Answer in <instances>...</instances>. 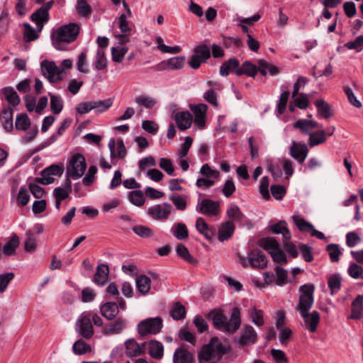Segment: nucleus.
<instances>
[{
	"mask_svg": "<svg viewBox=\"0 0 363 363\" xmlns=\"http://www.w3.org/2000/svg\"><path fill=\"white\" fill-rule=\"evenodd\" d=\"M292 219L300 231L310 233L312 237H315L320 240L325 239V235L322 232L315 230L311 223L306 221L300 215L294 214Z\"/></svg>",
	"mask_w": 363,
	"mask_h": 363,
	"instance_id": "13",
	"label": "nucleus"
},
{
	"mask_svg": "<svg viewBox=\"0 0 363 363\" xmlns=\"http://www.w3.org/2000/svg\"><path fill=\"white\" fill-rule=\"evenodd\" d=\"M132 230L137 235L143 238H151L155 235L152 228L145 225H135L133 227Z\"/></svg>",
	"mask_w": 363,
	"mask_h": 363,
	"instance_id": "57",
	"label": "nucleus"
},
{
	"mask_svg": "<svg viewBox=\"0 0 363 363\" xmlns=\"http://www.w3.org/2000/svg\"><path fill=\"white\" fill-rule=\"evenodd\" d=\"M19 245V240L17 236L13 237L9 240L3 247V252L5 255H11L14 254Z\"/></svg>",
	"mask_w": 363,
	"mask_h": 363,
	"instance_id": "58",
	"label": "nucleus"
},
{
	"mask_svg": "<svg viewBox=\"0 0 363 363\" xmlns=\"http://www.w3.org/2000/svg\"><path fill=\"white\" fill-rule=\"evenodd\" d=\"M235 230V225L231 221L224 223L219 228L218 230V240L224 241L229 239L233 234Z\"/></svg>",
	"mask_w": 363,
	"mask_h": 363,
	"instance_id": "32",
	"label": "nucleus"
},
{
	"mask_svg": "<svg viewBox=\"0 0 363 363\" xmlns=\"http://www.w3.org/2000/svg\"><path fill=\"white\" fill-rule=\"evenodd\" d=\"M194 359V353L187 350L184 346L178 347L173 355L174 363H191Z\"/></svg>",
	"mask_w": 363,
	"mask_h": 363,
	"instance_id": "24",
	"label": "nucleus"
},
{
	"mask_svg": "<svg viewBox=\"0 0 363 363\" xmlns=\"http://www.w3.org/2000/svg\"><path fill=\"white\" fill-rule=\"evenodd\" d=\"M127 321L125 318H118L113 322L107 324L104 329L106 335H114L121 333L126 328Z\"/></svg>",
	"mask_w": 363,
	"mask_h": 363,
	"instance_id": "20",
	"label": "nucleus"
},
{
	"mask_svg": "<svg viewBox=\"0 0 363 363\" xmlns=\"http://www.w3.org/2000/svg\"><path fill=\"white\" fill-rule=\"evenodd\" d=\"M135 284L138 291L142 295H146L150 289L151 279L145 275H139L135 279Z\"/></svg>",
	"mask_w": 363,
	"mask_h": 363,
	"instance_id": "31",
	"label": "nucleus"
},
{
	"mask_svg": "<svg viewBox=\"0 0 363 363\" xmlns=\"http://www.w3.org/2000/svg\"><path fill=\"white\" fill-rule=\"evenodd\" d=\"M226 353V349L217 337H213L208 345H204L199 353L200 362H218Z\"/></svg>",
	"mask_w": 363,
	"mask_h": 363,
	"instance_id": "4",
	"label": "nucleus"
},
{
	"mask_svg": "<svg viewBox=\"0 0 363 363\" xmlns=\"http://www.w3.org/2000/svg\"><path fill=\"white\" fill-rule=\"evenodd\" d=\"M341 280V276L338 274H332L328 277V284L332 294H335L340 291Z\"/></svg>",
	"mask_w": 363,
	"mask_h": 363,
	"instance_id": "45",
	"label": "nucleus"
},
{
	"mask_svg": "<svg viewBox=\"0 0 363 363\" xmlns=\"http://www.w3.org/2000/svg\"><path fill=\"white\" fill-rule=\"evenodd\" d=\"M170 315L173 319L179 320L186 316L185 307L179 302L175 303L170 310Z\"/></svg>",
	"mask_w": 363,
	"mask_h": 363,
	"instance_id": "48",
	"label": "nucleus"
},
{
	"mask_svg": "<svg viewBox=\"0 0 363 363\" xmlns=\"http://www.w3.org/2000/svg\"><path fill=\"white\" fill-rule=\"evenodd\" d=\"M162 320L160 318H147L138 325V332L140 335H155L161 331Z\"/></svg>",
	"mask_w": 363,
	"mask_h": 363,
	"instance_id": "9",
	"label": "nucleus"
},
{
	"mask_svg": "<svg viewBox=\"0 0 363 363\" xmlns=\"http://www.w3.org/2000/svg\"><path fill=\"white\" fill-rule=\"evenodd\" d=\"M93 66L97 70L104 69L107 67V59L104 49H97L93 62Z\"/></svg>",
	"mask_w": 363,
	"mask_h": 363,
	"instance_id": "40",
	"label": "nucleus"
},
{
	"mask_svg": "<svg viewBox=\"0 0 363 363\" xmlns=\"http://www.w3.org/2000/svg\"><path fill=\"white\" fill-rule=\"evenodd\" d=\"M149 354L154 359H161L164 355V346L162 342L157 340H151L147 343Z\"/></svg>",
	"mask_w": 363,
	"mask_h": 363,
	"instance_id": "28",
	"label": "nucleus"
},
{
	"mask_svg": "<svg viewBox=\"0 0 363 363\" xmlns=\"http://www.w3.org/2000/svg\"><path fill=\"white\" fill-rule=\"evenodd\" d=\"M211 315L213 325L224 332L234 333L240 327L241 313L238 307L233 308L228 320L226 316L220 311L213 312Z\"/></svg>",
	"mask_w": 363,
	"mask_h": 363,
	"instance_id": "3",
	"label": "nucleus"
},
{
	"mask_svg": "<svg viewBox=\"0 0 363 363\" xmlns=\"http://www.w3.org/2000/svg\"><path fill=\"white\" fill-rule=\"evenodd\" d=\"M240 263L243 267L262 269L267 267V259L264 254L259 250H252L247 257L240 256Z\"/></svg>",
	"mask_w": 363,
	"mask_h": 363,
	"instance_id": "6",
	"label": "nucleus"
},
{
	"mask_svg": "<svg viewBox=\"0 0 363 363\" xmlns=\"http://www.w3.org/2000/svg\"><path fill=\"white\" fill-rule=\"evenodd\" d=\"M259 246L270 255L279 247L278 242L272 238H265L259 241Z\"/></svg>",
	"mask_w": 363,
	"mask_h": 363,
	"instance_id": "46",
	"label": "nucleus"
},
{
	"mask_svg": "<svg viewBox=\"0 0 363 363\" xmlns=\"http://www.w3.org/2000/svg\"><path fill=\"white\" fill-rule=\"evenodd\" d=\"M315 104L318 110V117L327 119L332 116L333 113L330 106L323 99L317 100Z\"/></svg>",
	"mask_w": 363,
	"mask_h": 363,
	"instance_id": "35",
	"label": "nucleus"
},
{
	"mask_svg": "<svg viewBox=\"0 0 363 363\" xmlns=\"http://www.w3.org/2000/svg\"><path fill=\"white\" fill-rule=\"evenodd\" d=\"M170 232L178 240H185L189 237V230L183 223H177L171 228Z\"/></svg>",
	"mask_w": 363,
	"mask_h": 363,
	"instance_id": "36",
	"label": "nucleus"
},
{
	"mask_svg": "<svg viewBox=\"0 0 363 363\" xmlns=\"http://www.w3.org/2000/svg\"><path fill=\"white\" fill-rule=\"evenodd\" d=\"M271 231L275 234H281L283 240L289 241L291 240V233L287 228L286 223L281 220L269 226Z\"/></svg>",
	"mask_w": 363,
	"mask_h": 363,
	"instance_id": "29",
	"label": "nucleus"
},
{
	"mask_svg": "<svg viewBox=\"0 0 363 363\" xmlns=\"http://www.w3.org/2000/svg\"><path fill=\"white\" fill-rule=\"evenodd\" d=\"M118 313V306L115 302H106L101 306V313L107 320L114 319Z\"/></svg>",
	"mask_w": 363,
	"mask_h": 363,
	"instance_id": "26",
	"label": "nucleus"
},
{
	"mask_svg": "<svg viewBox=\"0 0 363 363\" xmlns=\"http://www.w3.org/2000/svg\"><path fill=\"white\" fill-rule=\"evenodd\" d=\"M23 26V39L26 42H30L38 38V33L40 32L39 30H36L28 23H25Z\"/></svg>",
	"mask_w": 363,
	"mask_h": 363,
	"instance_id": "49",
	"label": "nucleus"
},
{
	"mask_svg": "<svg viewBox=\"0 0 363 363\" xmlns=\"http://www.w3.org/2000/svg\"><path fill=\"white\" fill-rule=\"evenodd\" d=\"M347 273L350 277L354 279H363V267L357 263H350L347 269Z\"/></svg>",
	"mask_w": 363,
	"mask_h": 363,
	"instance_id": "55",
	"label": "nucleus"
},
{
	"mask_svg": "<svg viewBox=\"0 0 363 363\" xmlns=\"http://www.w3.org/2000/svg\"><path fill=\"white\" fill-rule=\"evenodd\" d=\"M80 32V25L69 23L58 27L52 35L53 46L59 50H66L68 44L77 40Z\"/></svg>",
	"mask_w": 363,
	"mask_h": 363,
	"instance_id": "2",
	"label": "nucleus"
},
{
	"mask_svg": "<svg viewBox=\"0 0 363 363\" xmlns=\"http://www.w3.org/2000/svg\"><path fill=\"white\" fill-rule=\"evenodd\" d=\"M176 252L179 257L189 263L192 264H196L198 263V261L191 255L189 250L184 245L179 244L176 247Z\"/></svg>",
	"mask_w": 363,
	"mask_h": 363,
	"instance_id": "44",
	"label": "nucleus"
},
{
	"mask_svg": "<svg viewBox=\"0 0 363 363\" xmlns=\"http://www.w3.org/2000/svg\"><path fill=\"white\" fill-rule=\"evenodd\" d=\"M258 66L259 71L263 76H265L267 74L274 76L279 72V69L276 66L264 60H259L258 61Z\"/></svg>",
	"mask_w": 363,
	"mask_h": 363,
	"instance_id": "39",
	"label": "nucleus"
},
{
	"mask_svg": "<svg viewBox=\"0 0 363 363\" xmlns=\"http://www.w3.org/2000/svg\"><path fill=\"white\" fill-rule=\"evenodd\" d=\"M76 331L85 339H90L94 333L91 321V313L84 312L78 318L76 323Z\"/></svg>",
	"mask_w": 363,
	"mask_h": 363,
	"instance_id": "8",
	"label": "nucleus"
},
{
	"mask_svg": "<svg viewBox=\"0 0 363 363\" xmlns=\"http://www.w3.org/2000/svg\"><path fill=\"white\" fill-rule=\"evenodd\" d=\"M17 205L20 207L25 206L27 205L30 200V194L28 189L24 186H22L17 195Z\"/></svg>",
	"mask_w": 363,
	"mask_h": 363,
	"instance_id": "61",
	"label": "nucleus"
},
{
	"mask_svg": "<svg viewBox=\"0 0 363 363\" xmlns=\"http://www.w3.org/2000/svg\"><path fill=\"white\" fill-rule=\"evenodd\" d=\"M248 313L251 317L252 322L257 326H262L264 324V312L256 307L249 309Z\"/></svg>",
	"mask_w": 363,
	"mask_h": 363,
	"instance_id": "43",
	"label": "nucleus"
},
{
	"mask_svg": "<svg viewBox=\"0 0 363 363\" xmlns=\"http://www.w3.org/2000/svg\"><path fill=\"white\" fill-rule=\"evenodd\" d=\"M128 200L133 205L140 207L144 204L145 198L142 191L134 190L129 193Z\"/></svg>",
	"mask_w": 363,
	"mask_h": 363,
	"instance_id": "47",
	"label": "nucleus"
},
{
	"mask_svg": "<svg viewBox=\"0 0 363 363\" xmlns=\"http://www.w3.org/2000/svg\"><path fill=\"white\" fill-rule=\"evenodd\" d=\"M227 216L230 219L229 221L241 222L245 218L244 214L241 212L240 208L235 203H230L226 211Z\"/></svg>",
	"mask_w": 363,
	"mask_h": 363,
	"instance_id": "34",
	"label": "nucleus"
},
{
	"mask_svg": "<svg viewBox=\"0 0 363 363\" xmlns=\"http://www.w3.org/2000/svg\"><path fill=\"white\" fill-rule=\"evenodd\" d=\"M31 20L34 21L36 26L39 28V31H41L43 23L47 22L49 19V13L46 12V10H43L41 7L38 9L31 15Z\"/></svg>",
	"mask_w": 363,
	"mask_h": 363,
	"instance_id": "33",
	"label": "nucleus"
},
{
	"mask_svg": "<svg viewBox=\"0 0 363 363\" xmlns=\"http://www.w3.org/2000/svg\"><path fill=\"white\" fill-rule=\"evenodd\" d=\"M155 42L157 45V48L159 50L164 53L178 54L182 51V48L178 46L170 47L164 43L163 39L161 36H157L155 38Z\"/></svg>",
	"mask_w": 363,
	"mask_h": 363,
	"instance_id": "38",
	"label": "nucleus"
},
{
	"mask_svg": "<svg viewBox=\"0 0 363 363\" xmlns=\"http://www.w3.org/2000/svg\"><path fill=\"white\" fill-rule=\"evenodd\" d=\"M301 294L298 303L296 306V310L300 313L301 316L304 320V328L311 333H315L317 330L320 323V316L317 311L309 313L313 304V285H304L300 289Z\"/></svg>",
	"mask_w": 363,
	"mask_h": 363,
	"instance_id": "1",
	"label": "nucleus"
},
{
	"mask_svg": "<svg viewBox=\"0 0 363 363\" xmlns=\"http://www.w3.org/2000/svg\"><path fill=\"white\" fill-rule=\"evenodd\" d=\"M191 110L194 116V124L199 129H203L206 127V113L208 106L204 104H199L191 106Z\"/></svg>",
	"mask_w": 363,
	"mask_h": 363,
	"instance_id": "17",
	"label": "nucleus"
},
{
	"mask_svg": "<svg viewBox=\"0 0 363 363\" xmlns=\"http://www.w3.org/2000/svg\"><path fill=\"white\" fill-rule=\"evenodd\" d=\"M108 147L111 152V157L113 158H123L126 155V149L123 141L121 139L115 140L111 138L108 142Z\"/></svg>",
	"mask_w": 363,
	"mask_h": 363,
	"instance_id": "21",
	"label": "nucleus"
},
{
	"mask_svg": "<svg viewBox=\"0 0 363 363\" xmlns=\"http://www.w3.org/2000/svg\"><path fill=\"white\" fill-rule=\"evenodd\" d=\"M169 200L172 202L177 209L184 211L186 208L187 198L185 196L173 194L169 196Z\"/></svg>",
	"mask_w": 363,
	"mask_h": 363,
	"instance_id": "56",
	"label": "nucleus"
},
{
	"mask_svg": "<svg viewBox=\"0 0 363 363\" xmlns=\"http://www.w3.org/2000/svg\"><path fill=\"white\" fill-rule=\"evenodd\" d=\"M109 275V268L107 264H99L96 268V272L94 276V282L97 285H104L108 280Z\"/></svg>",
	"mask_w": 363,
	"mask_h": 363,
	"instance_id": "27",
	"label": "nucleus"
},
{
	"mask_svg": "<svg viewBox=\"0 0 363 363\" xmlns=\"http://www.w3.org/2000/svg\"><path fill=\"white\" fill-rule=\"evenodd\" d=\"M230 72H232L237 75H242V72L239 67V61L237 59H230L220 66V74L221 76L227 77Z\"/></svg>",
	"mask_w": 363,
	"mask_h": 363,
	"instance_id": "22",
	"label": "nucleus"
},
{
	"mask_svg": "<svg viewBox=\"0 0 363 363\" xmlns=\"http://www.w3.org/2000/svg\"><path fill=\"white\" fill-rule=\"evenodd\" d=\"M15 125L16 129L26 130L30 125V120L26 113H21L16 116Z\"/></svg>",
	"mask_w": 363,
	"mask_h": 363,
	"instance_id": "53",
	"label": "nucleus"
},
{
	"mask_svg": "<svg viewBox=\"0 0 363 363\" xmlns=\"http://www.w3.org/2000/svg\"><path fill=\"white\" fill-rule=\"evenodd\" d=\"M72 350L77 354H84L91 351L90 345L82 340L76 341L73 345Z\"/></svg>",
	"mask_w": 363,
	"mask_h": 363,
	"instance_id": "60",
	"label": "nucleus"
},
{
	"mask_svg": "<svg viewBox=\"0 0 363 363\" xmlns=\"http://www.w3.org/2000/svg\"><path fill=\"white\" fill-rule=\"evenodd\" d=\"M86 169L85 157L79 153L73 154L66 167L67 174L72 179L81 178Z\"/></svg>",
	"mask_w": 363,
	"mask_h": 363,
	"instance_id": "5",
	"label": "nucleus"
},
{
	"mask_svg": "<svg viewBox=\"0 0 363 363\" xmlns=\"http://www.w3.org/2000/svg\"><path fill=\"white\" fill-rule=\"evenodd\" d=\"M2 92L10 105L16 106L19 104L20 97L13 88L10 86L4 88Z\"/></svg>",
	"mask_w": 363,
	"mask_h": 363,
	"instance_id": "41",
	"label": "nucleus"
},
{
	"mask_svg": "<svg viewBox=\"0 0 363 363\" xmlns=\"http://www.w3.org/2000/svg\"><path fill=\"white\" fill-rule=\"evenodd\" d=\"M50 95V109L54 114H60L63 109V100L61 96Z\"/></svg>",
	"mask_w": 363,
	"mask_h": 363,
	"instance_id": "50",
	"label": "nucleus"
},
{
	"mask_svg": "<svg viewBox=\"0 0 363 363\" xmlns=\"http://www.w3.org/2000/svg\"><path fill=\"white\" fill-rule=\"evenodd\" d=\"M14 277L15 274L11 272L0 274V294L5 292L8 286Z\"/></svg>",
	"mask_w": 363,
	"mask_h": 363,
	"instance_id": "59",
	"label": "nucleus"
},
{
	"mask_svg": "<svg viewBox=\"0 0 363 363\" xmlns=\"http://www.w3.org/2000/svg\"><path fill=\"white\" fill-rule=\"evenodd\" d=\"M135 101L138 105L143 106L146 108H152L156 104V101L148 96L141 95L135 99Z\"/></svg>",
	"mask_w": 363,
	"mask_h": 363,
	"instance_id": "63",
	"label": "nucleus"
},
{
	"mask_svg": "<svg viewBox=\"0 0 363 363\" xmlns=\"http://www.w3.org/2000/svg\"><path fill=\"white\" fill-rule=\"evenodd\" d=\"M93 110L97 113H101L108 110L112 106L110 99L106 100L92 101Z\"/></svg>",
	"mask_w": 363,
	"mask_h": 363,
	"instance_id": "54",
	"label": "nucleus"
},
{
	"mask_svg": "<svg viewBox=\"0 0 363 363\" xmlns=\"http://www.w3.org/2000/svg\"><path fill=\"white\" fill-rule=\"evenodd\" d=\"M87 65V52L86 50H83L77 57L76 68L79 72L87 73L89 71Z\"/></svg>",
	"mask_w": 363,
	"mask_h": 363,
	"instance_id": "52",
	"label": "nucleus"
},
{
	"mask_svg": "<svg viewBox=\"0 0 363 363\" xmlns=\"http://www.w3.org/2000/svg\"><path fill=\"white\" fill-rule=\"evenodd\" d=\"M64 172L63 165L52 164L41 172V177L37 181L43 184L48 185L55 182V176H61Z\"/></svg>",
	"mask_w": 363,
	"mask_h": 363,
	"instance_id": "12",
	"label": "nucleus"
},
{
	"mask_svg": "<svg viewBox=\"0 0 363 363\" xmlns=\"http://www.w3.org/2000/svg\"><path fill=\"white\" fill-rule=\"evenodd\" d=\"M124 345L125 354L130 358L143 354L146 349V343L139 344L133 338L125 340Z\"/></svg>",
	"mask_w": 363,
	"mask_h": 363,
	"instance_id": "16",
	"label": "nucleus"
},
{
	"mask_svg": "<svg viewBox=\"0 0 363 363\" xmlns=\"http://www.w3.org/2000/svg\"><path fill=\"white\" fill-rule=\"evenodd\" d=\"M308 153V149L305 143H297L294 140L291 142L290 146V155L300 163H303Z\"/></svg>",
	"mask_w": 363,
	"mask_h": 363,
	"instance_id": "18",
	"label": "nucleus"
},
{
	"mask_svg": "<svg viewBox=\"0 0 363 363\" xmlns=\"http://www.w3.org/2000/svg\"><path fill=\"white\" fill-rule=\"evenodd\" d=\"M294 127L300 129L303 133L311 135L313 129L321 128L322 125L313 120L299 119L294 124Z\"/></svg>",
	"mask_w": 363,
	"mask_h": 363,
	"instance_id": "25",
	"label": "nucleus"
},
{
	"mask_svg": "<svg viewBox=\"0 0 363 363\" xmlns=\"http://www.w3.org/2000/svg\"><path fill=\"white\" fill-rule=\"evenodd\" d=\"M326 132L323 130H321L320 131L311 133L309 138V145L310 147H314L316 145H318L320 144H322L325 142L326 137H325Z\"/></svg>",
	"mask_w": 363,
	"mask_h": 363,
	"instance_id": "51",
	"label": "nucleus"
},
{
	"mask_svg": "<svg viewBox=\"0 0 363 363\" xmlns=\"http://www.w3.org/2000/svg\"><path fill=\"white\" fill-rule=\"evenodd\" d=\"M24 248L25 250L28 252H33L36 248V238L32 230H29L26 233Z\"/></svg>",
	"mask_w": 363,
	"mask_h": 363,
	"instance_id": "62",
	"label": "nucleus"
},
{
	"mask_svg": "<svg viewBox=\"0 0 363 363\" xmlns=\"http://www.w3.org/2000/svg\"><path fill=\"white\" fill-rule=\"evenodd\" d=\"M185 63V57L179 56L169 59L167 62V68L169 69H182Z\"/></svg>",
	"mask_w": 363,
	"mask_h": 363,
	"instance_id": "64",
	"label": "nucleus"
},
{
	"mask_svg": "<svg viewBox=\"0 0 363 363\" xmlns=\"http://www.w3.org/2000/svg\"><path fill=\"white\" fill-rule=\"evenodd\" d=\"M174 119L178 128L181 130L189 129L193 123V116L187 111L175 113Z\"/></svg>",
	"mask_w": 363,
	"mask_h": 363,
	"instance_id": "19",
	"label": "nucleus"
},
{
	"mask_svg": "<svg viewBox=\"0 0 363 363\" xmlns=\"http://www.w3.org/2000/svg\"><path fill=\"white\" fill-rule=\"evenodd\" d=\"M41 69L43 75L50 82H57L62 79L63 69L57 66L55 62L44 60L41 62Z\"/></svg>",
	"mask_w": 363,
	"mask_h": 363,
	"instance_id": "10",
	"label": "nucleus"
},
{
	"mask_svg": "<svg viewBox=\"0 0 363 363\" xmlns=\"http://www.w3.org/2000/svg\"><path fill=\"white\" fill-rule=\"evenodd\" d=\"M124 13H121L116 20L118 27L123 33H131L133 23L129 20L132 17V12L128 5L123 1Z\"/></svg>",
	"mask_w": 363,
	"mask_h": 363,
	"instance_id": "15",
	"label": "nucleus"
},
{
	"mask_svg": "<svg viewBox=\"0 0 363 363\" xmlns=\"http://www.w3.org/2000/svg\"><path fill=\"white\" fill-rule=\"evenodd\" d=\"M196 211L209 217L217 216L220 213V203L219 201L210 199H199L196 206Z\"/></svg>",
	"mask_w": 363,
	"mask_h": 363,
	"instance_id": "7",
	"label": "nucleus"
},
{
	"mask_svg": "<svg viewBox=\"0 0 363 363\" xmlns=\"http://www.w3.org/2000/svg\"><path fill=\"white\" fill-rule=\"evenodd\" d=\"M257 341V333L255 329L250 325H244L238 338V343L240 346H250Z\"/></svg>",
	"mask_w": 363,
	"mask_h": 363,
	"instance_id": "14",
	"label": "nucleus"
},
{
	"mask_svg": "<svg viewBox=\"0 0 363 363\" xmlns=\"http://www.w3.org/2000/svg\"><path fill=\"white\" fill-rule=\"evenodd\" d=\"M173 208L171 204L164 202L156 204L148 208L147 214L154 220H166L172 213Z\"/></svg>",
	"mask_w": 363,
	"mask_h": 363,
	"instance_id": "11",
	"label": "nucleus"
},
{
	"mask_svg": "<svg viewBox=\"0 0 363 363\" xmlns=\"http://www.w3.org/2000/svg\"><path fill=\"white\" fill-rule=\"evenodd\" d=\"M199 173L206 178H210L217 182L220 179V172L213 169L208 164H204L200 169Z\"/></svg>",
	"mask_w": 363,
	"mask_h": 363,
	"instance_id": "42",
	"label": "nucleus"
},
{
	"mask_svg": "<svg viewBox=\"0 0 363 363\" xmlns=\"http://www.w3.org/2000/svg\"><path fill=\"white\" fill-rule=\"evenodd\" d=\"M363 313V296L358 295L352 303V313L350 319L358 320L362 316Z\"/></svg>",
	"mask_w": 363,
	"mask_h": 363,
	"instance_id": "30",
	"label": "nucleus"
},
{
	"mask_svg": "<svg viewBox=\"0 0 363 363\" xmlns=\"http://www.w3.org/2000/svg\"><path fill=\"white\" fill-rule=\"evenodd\" d=\"M71 192V182L67 180V186L57 187L53 190L52 195L55 199V208L59 210L60 208L61 202L67 199Z\"/></svg>",
	"mask_w": 363,
	"mask_h": 363,
	"instance_id": "23",
	"label": "nucleus"
},
{
	"mask_svg": "<svg viewBox=\"0 0 363 363\" xmlns=\"http://www.w3.org/2000/svg\"><path fill=\"white\" fill-rule=\"evenodd\" d=\"M196 228L208 240L211 239L214 235L213 230L209 228L205 220L201 217L197 218Z\"/></svg>",
	"mask_w": 363,
	"mask_h": 363,
	"instance_id": "37",
	"label": "nucleus"
}]
</instances>
